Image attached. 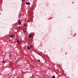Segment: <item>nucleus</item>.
<instances>
[{
  "instance_id": "1",
  "label": "nucleus",
  "mask_w": 78,
  "mask_h": 78,
  "mask_svg": "<svg viewBox=\"0 0 78 78\" xmlns=\"http://www.w3.org/2000/svg\"><path fill=\"white\" fill-rule=\"evenodd\" d=\"M26 4L27 5H30V2H26Z\"/></svg>"
},
{
  "instance_id": "2",
  "label": "nucleus",
  "mask_w": 78,
  "mask_h": 78,
  "mask_svg": "<svg viewBox=\"0 0 78 78\" xmlns=\"http://www.w3.org/2000/svg\"><path fill=\"white\" fill-rule=\"evenodd\" d=\"M13 36H14V35H10V36L9 37H13Z\"/></svg>"
},
{
  "instance_id": "3",
  "label": "nucleus",
  "mask_w": 78,
  "mask_h": 78,
  "mask_svg": "<svg viewBox=\"0 0 78 78\" xmlns=\"http://www.w3.org/2000/svg\"><path fill=\"white\" fill-rule=\"evenodd\" d=\"M27 49H28V50L30 49V48L28 47V45L27 46Z\"/></svg>"
},
{
  "instance_id": "4",
  "label": "nucleus",
  "mask_w": 78,
  "mask_h": 78,
  "mask_svg": "<svg viewBox=\"0 0 78 78\" xmlns=\"http://www.w3.org/2000/svg\"><path fill=\"white\" fill-rule=\"evenodd\" d=\"M19 23H18V24H21V22H20V20H19Z\"/></svg>"
},
{
  "instance_id": "5",
  "label": "nucleus",
  "mask_w": 78,
  "mask_h": 78,
  "mask_svg": "<svg viewBox=\"0 0 78 78\" xmlns=\"http://www.w3.org/2000/svg\"><path fill=\"white\" fill-rule=\"evenodd\" d=\"M17 42H18V44H20V43H19V40L17 41Z\"/></svg>"
},
{
  "instance_id": "6",
  "label": "nucleus",
  "mask_w": 78,
  "mask_h": 78,
  "mask_svg": "<svg viewBox=\"0 0 78 78\" xmlns=\"http://www.w3.org/2000/svg\"><path fill=\"white\" fill-rule=\"evenodd\" d=\"M51 78H55V76H53L52 77H51Z\"/></svg>"
},
{
  "instance_id": "7",
  "label": "nucleus",
  "mask_w": 78,
  "mask_h": 78,
  "mask_svg": "<svg viewBox=\"0 0 78 78\" xmlns=\"http://www.w3.org/2000/svg\"><path fill=\"white\" fill-rule=\"evenodd\" d=\"M6 62L5 61H2V63H5Z\"/></svg>"
},
{
  "instance_id": "8",
  "label": "nucleus",
  "mask_w": 78,
  "mask_h": 78,
  "mask_svg": "<svg viewBox=\"0 0 78 78\" xmlns=\"http://www.w3.org/2000/svg\"><path fill=\"white\" fill-rule=\"evenodd\" d=\"M29 38H30L31 37V34H30L29 36Z\"/></svg>"
},
{
  "instance_id": "9",
  "label": "nucleus",
  "mask_w": 78,
  "mask_h": 78,
  "mask_svg": "<svg viewBox=\"0 0 78 78\" xmlns=\"http://www.w3.org/2000/svg\"><path fill=\"white\" fill-rule=\"evenodd\" d=\"M26 25V24H25L23 25V27H25Z\"/></svg>"
},
{
  "instance_id": "10",
  "label": "nucleus",
  "mask_w": 78,
  "mask_h": 78,
  "mask_svg": "<svg viewBox=\"0 0 78 78\" xmlns=\"http://www.w3.org/2000/svg\"><path fill=\"white\" fill-rule=\"evenodd\" d=\"M23 32H24V33H26V31H24V30H23Z\"/></svg>"
},
{
  "instance_id": "11",
  "label": "nucleus",
  "mask_w": 78,
  "mask_h": 78,
  "mask_svg": "<svg viewBox=\"0 0 78 78\" xmlns=\"http://www.w3.org/2000/svg\"><path fill=\"white\" fill-rule=\"evenodd\" d=\"M30 47L32 48V47H33V46L32 45H31V46H30Z\"/></svg>"
},
{
  "instance_id": "12",
  "label": "nucleus",
  "mask_w": 78,
  "mask_h": 78,
  "mask_svg": "<svg viewBox=\"0 0 78 78\" xmlns=\"http://www.w3.org/2000/svg\"><path fill=\"white\" fill-rule=\"evenodd\" d=\"M11 55H9V58H11Z\"/></svg>"
},
{
  "instance_id": "13",
  "label": "nucleus",
  "mask_w": 78,
  "mask_h": 78,
  "mask_svg": "<svg viewBox=\"0 0 78 78\" xmlns=\"http://www.w3.org/2000/svg\"><path fill=\"white\" fill-rule=\"evenodd\" d=\"M40 60H38V62H40Z\"/></svg>"
},
{
  "instance_id": "14",
  "label": "nucleus",
  "mask_w": 78,
  "mask_h": 78,
  "mask_svg": "<svg viewBox=\"0 0 78 78\" xmlns=\"http://www.w3.org/2000/svg\"><path fill=\"white\" fill-rule=\"evenodd\" d=\"M72 3H73V2H72Z\"/></svg>"
}]
</instances>
